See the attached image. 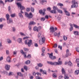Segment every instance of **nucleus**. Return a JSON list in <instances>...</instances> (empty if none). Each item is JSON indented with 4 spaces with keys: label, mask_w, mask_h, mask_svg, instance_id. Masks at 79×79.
<instances>
[{
    "label": "nucleus",
    "mask_w": 79,
    "mask_h": 79,
    "mask_svg": "<svg viewBox=\"0 0 79 79\" xmlns=\"http://www.w3.org/2000/svg\"><path fill=\"white\" fill-rule=\"evenodd\" d=\"M17 5L19 8L20 7L21 10V12L22 13H23V12L22 10H25V7L21 5V3L20 2H18L17 3Z\"/></svg>",
    "instance_id": "obj_1"
},
{
    "label": "nucleus",
    "mask_w": 79,
    "mask_h": 79,
    "mask_svg": "<svg viewBox=\"0 0 79 79\" xmlns=\"http://www.w3.org/2000/svg\"><path fill=\"white\" fill-rule=\"evenodd\" d=\"M45 41V38L43 36H42L40 37V39L39 41V43L40 45L43 44Z\"/></svg>",
    "instance_id": "obj_2"
},
{
    "label": "nucleus",
    "mask_w": 79,
    "mask_h": 79,
    "mask_svg": "<svg viewBox=\"0 0 79 79\" xmlns=\"http://www.w3.org/2000/svg\"><path fill=\"white\" fill-rule=\"evenodd\" d=\"M6 17L7 18V22L8 24H10L11 23L13 22V20L11 19H9L10 15L8 14H7L6 15Z\"/></svg>",
    "instance_id": "obj_3"
},
{
    "label": "nucleus",
    "mask_w": 79,
    "mask_h": 79,
    "mask_svg": "<svg viewBox=\"0 0 79 79\" xmlns=\"http://www.w3.org/2000/svg\"><path fill=\"white\" fill-rule=\"evenodd\" d=\"M25 16L27 17L28 18H32L33 17V15L31 12H30L29 14H28L27 12H25Z\"/></svg>",
    "instance_id": "obj_4"
},
{
    "label": "nucleus",
    "mask_w": 79,
    "mask_h": 79,
    "mask_svg": "<svg viewBox=\"0 0 79 79\" xmlns=\"http://www.w3.org/2000/svg\"><path fill=\"white\" fill-rule=\"evenodd\" d=\"M74 2L73 5H72L71 6V8H77L78 6V4L75 1H73L72 2Z\"/></svg>",
    "instance_id": "obj_5"
},
{
    "label": "nucleus",
    "mask_w": 79,
    "mask_h": 79,
    "mask_svg": "<svg viewBox=\"0 0 79 79\" xmlns=\"http://www.w3.org/2000/svg\"><path fill=\"white\" fill-rule=\"evenodd\" d=\"M42 29V27L40 26L38 27H35L33 28V30L35 31H37V32H39L40 31V29Z\"/></svg>",
    "instance_id": "obj_6"
},
{
    "label": "nucleus",
    "mask_w": 79,
    "mask_h": 79,
    "mask_svg": "<svg viewBox=\"0 0 79 79\" xmlns=\"http://www.w3.org/2000/svg\"><path fill=\"white\" fill-rule=\"evenodd\" d=\"M49 57L51 59H52V60H55V59H56V57L53 56L52 53H51L49 54Z\"/></svg>",
    "instance_id": "obj_7"
},
{
    "label": "nucleus",
    "mask_w": 79,
    "mask_h": 79,
    "mask_svg": "<svg viewBox=\"0 0 79 79\" xmlns=\"http://www.w3.org/2000/svg\"><path fill=\"white\" fill-rule=\"evenodd\" d=\"M64 10V12L66 14V15L67 16H70V15L69 14V13L68 12V11H66V10L64 8L63 9Z\"/></svg>",
    "instance_id": "obj_8"
},
{
    "label": "nucleus",
    "mask_w": 79,
    "mask_h": 79,
    "mask_svg": "<svg viewBox=\"0 0 79 79\" xmlns=\"http://www.w3.org/2000/svg\"><path fill=\"white\" fill-rule=\"evenodd\" d=\"M32 41L31 40H29V42L27 43V45L28 47H30L31 45V44L32 43Z\"/></svg>",
    "instance_id": "obj_9"
},
{
    "label": "nucleus",
    "mask_w": 79,
    "mask_h": 79,
    "mask_svg": "<svg viewBox=\"0 0 79 79\" xmlns=\"http://www.w3.org/2000/svg\"><path fill=\"white\" fill-rule=\"evenodd\" d=\"M5 67L6 70H9V69H10V66L9 65L6 64L5 65Z\"/></svg>",
    "instance_id": "obj_10"
},
{
    "label": "nucleus",
    "mask_w": 79,
    "mask_h": 79,
    "mask_svg": "<svg viewBox=\"0 0 79 79\" xmlns=\"http://www.w3.org/2000/svg\"><path fill=\"white\" fill-rule=\"evenodd\" d=\"M35 24H36V23L33 21L30 22L29 23V25H34Z\"/></svg>",
    "instance_id": "obj_11"
},
{
    "label": "nucleus",
    "mask_w": 79,
    "mask_h": 79,
    "mask_svg": "<svg viewBox=\"0 0 79 79\" xmlns=\"http://www.w3.org/2000/svg\"><path fill=\"white\" fill-rule=\"evenodd\" d=\"M39 12L40 14H42L43 15H44L45 14V12H43L42 10H40Z\"/></svg>",
    "instance_id": "obj_12"
},
{
    "label": "nucleus",
    "mask_w": 79,
    "mask_h": 79,
    "mask_svg": "<svg viewBox=\"0 0 79 79\" xmlns=\"http://www.w3.org/2000/svg\"><path fill=\"white\" fill-rule=\"evenodd\" d=\"M50 32H54V27H50Z\"/></svg>",
    "instance_id": "obj_13"
},
{
    "label": "nucleus",
    "mask_w": 79,
    "mask_h": 79,
    "mask_svg": "<svg viewBox=\"0 0 79 79\" xmlns=\"http://www.w3.org/2000/svg\"><path fill=\"white\" fill-rule=\"evenodd\" d=\"M11 58L10 56H8L7 57L6 60L7 62H9V63H10V60Z\"/></svg>",
    "instance_id": "obj_14"
},
{
    "label": "nucleus",
    "mask_w": 79,
    "mask_h": 79,
    "mask_svg": "<svg viewBox=\"0 0 79 79\" xmlns=\"http://www.w3.org/2000/svg\"><path fill=\"white\" fill-rule=\"evenodd\" d=\"M70 26H71V28H70V31H72V30L73 29V25L70 23Z\"/></svg>",
    "instance_id": "obj_15"
},
{
    "label": "nucleus",
    "mask_w": 79,
    "mask_h": 79,
    "mask_svg": "<svg viewBox=\"0 0 79 79\" xmlns=\"http://www.w3.org/2000/svg\"><path fill=\"white\" fill-rule=\"evenodd\" d=\"M18 42L20 44L22 43V39L21 38H19L17 40Z\"/></svg>",
    "instance_id": "obj_16"
},
{
    "label": "nucleus",
    "mask_w": 79,
    "mask_h": 79,
    "mask_svg": "<svg viewBox=\"0 0 79 79\" xmlns=\"http://www.w3.org/2000/svg\"><path fill=\"white\" fill-rule=\"evenodd\" d=\"M74 34L76 35H79V32H78L77 31H74Z\"/></svg>",
    "instance_id": "obj_17"
},
{
    "label": "nucleus",
    "mask_w": 79,
    "mask_h": 79,
    "mask_svg": "<svg viewBox=\"0 0 79 79\" xmlns=\"http://www.w3.org/2000/svg\"><path fill=\"white\" fill-rule=\"evenodd\" d=\"M62 74H65L66 73V72H65V70L63 68H62Z\"/></svg>",
    "instance_id": "obj_18"
},
{
    "label": "nucleus",
    "mask_w": 79,
    "mask_h": 79,
    "mask_svg": "<svg viewBox=\"0 0 79 79\" xmlns=\"http://www.w3.org/2000/svg\"><path fill=\"white\" fill-rule=\"evenodd\" d=\"M79 73V70H76L75 72V74L76 75H77Z\"/></svg>",
    "instance_id": "obj_19"
},
{
    "label": "nucleus",
    "mask_w": 79,
    "mask_h": 79,
    "mask_svg": "<svg viewBox=\"0 0 79 79\" xmlns=\"http://www.w3.org/2000/svg\"><path fill=\"white\" fill-rule=\"evenodd\" d=\"M68 65L70 66H73V64L71 63V61H69V62L68 63Z\"/></svg>",
    "instance_id": "obj_20"
},
{
    "label": "nucleus",
    "mask_w": 79,
    "mask_h": 79,
    "mask_svg": "<svg viewBox=\"0 0 79 79\" xmlns=\"http://www.w3.org/2000/svg\"><path fill=\"white\" fill-rule=\"evenodd\" d=\"M7 42L8 44H11V40L9 39H7Z\"/></svg>",
    "instance_id": "obj_21"
},
{
    "label": "nucleus",
    "mask_w": 79,
    "mask_h": 79,
    "mask_svg": "<svg viewBox=\"0 0 79 79\" xmlns=\"http://www.w3.org/2000/svg\"><path fill=\"white\" fill-rule=\"evenodd\" d=\"M19 34L20 35H21L22 36H26V35L24 34L22 32H20L19 33Z\"/></svg>",
    "instance_id": "obj_22"
},
{
    "label": "nucleus",
    "mask_w": 79,
    "mask_h": 79,
    "mask_svg": "<svg viewBox=\"0 0 79 79\" xmlns=\"http://www.w3.org/2000/svg\"><path fill=\"white\" fill-rule=\"evenodd\" d=\"M13 56H16V54H17V51H15L13 52Z\"/></svg>",
    "instance_id": "obj_23"
},
{
    "label": "nucleus",
    "mask_w": 79,
    "mask_h": 79,
    "mask_svg": "<svg viewBox=\"0 0 79 79\" xmlns=\"http://www.w3.org/2000/svg\"><path fill=\"white\" fill-rule=\"evenodd\" d=\"M48 63V64H51L52 65H54V62H47Z\"/></svg>",
    "instance_id": "obj_24"
},
{
    "label": "nucleus",
    "mask_w": 79,
    "mask_h": 79,
    "mask_svg": "<svg viewBox=\"0 0 79 79\" xmlns=\"http://www.w3.org/2000/svg\"><path fill=\"white\" fill-rule=\"evenodd\" d=\"M73 26L75 28H76L77 29H79V26H77V25L74 24Z\"/></svg>",
    "instance_id": "obj_25"
},
{
    "label": "nucleus",
    "mask_w": 79,
    "mask_h": 79,
    "mask_svg": "<svg viewBox=\"0 0 79 79\" xmlns=\"http://www.w3.org/2000/svg\"><path fill=\"white\" fill-rule=\"evenodd\" d=\"M17 74H18V75H19V76H21V77H22L23 76L22 73H21L20 72L18 73Z\"/></svg>",
    "instance_id": "obj_26"
},
{
    "label": "nucleus",
    "mask_w": 79,
    "mask_h": 79,
    "mask_svg": "<svg viewBox=\"0 0 79 79\" xmlns=\"http://www.w3.org/2000/svg\"><path fill=\"white\" fill-rule=\"evenodd\" d=\"M58 63L59 65H61V64H62V63H63L62 61L60 60H58Z\"/></svg>",
    "instance_id": "obj_27"
},
{
    "label": "nucleus",
    "mask_w": 79,
    "mask_h": 79,
    "mask_svg": "<svg viewBox=\"0 0 79 79\" xmlns=\"http://www.w3.org/2000/svg\"><path fill=\"white\" fill-rule=\"evenodd\" d=\"M31 62L29 60H27L26 62H25V64H30Z\"/></svg>",
    "instance_id": "obj_28"
},
{
    "label": "nucleus",
    "mask_w": 79,
    "mask_h": 79,
    "mask_svg": "<svg viewBox=\"0 0 79 79\" xmlns=\"http://www.w3.org/2000/svg\"><path fill=\"white\" fill-rule=\"evenodd\" d=\"M15 16L16 14H12L10 15V16H11V17L12 18H14V17H15Z\"/></svg>",
    "instance_id": "obj_29"
},
{
    "label": "nucleus",
    "mask_w": 79,
    "mask_h": 79,
    "mask_svg": "<svg viewBox=\"0 0 79 79\" xmlns=\"http://www.w3.org/2000/svg\"><path fill=\"white\" fill-rule=\"evenodd\" d=\"M19 16L20 18H23V15L20 13H19Z\"/></svg>",
    "instance_id": "obj_30"
},
{
    "label": "nucleus",
    "mask_w": 79,
    "mask_h": 79,
    "mask_svg": "<svg viewBox=\"0 0 79 79\" xmlns=\"http://www.w3.org/2000/svg\"><path fill=\"white\" fill-rule=\"evenodd\" d=\"M63 38L64 40H66L68 39L67 36H66L65 35H64Z\"/></svg>",
    "instance_id": "obj_31"
},
{
    "label": "nucleus",
    "mask_w": 79,
    "mask_h": 79,
    "mask_svg": "<svg viewBox=\"0 0 79 79\" xmlns=\"http://www.w3.org/2000/svg\"><path fill=\"white\" fill-rule=\"evenodd\" d=\"M47 0H42L40 1L41 3H45V2H47Z\"/></svg>",
    "instance_id": "obj_32"
},
{
    "label": "nucleus",
    "mask_w": 79,
    "mask_h": 79,
    "mask_svg": "<svg viewBox=\"0 0 79 79\" xmlns=\"http://www.w3.org/2000/svg\"><path fill=\"white\" fill-rule=\"evenodd\" d=\"M27 58H29V59H30V58H31V54H28L27 56Z\"/></svg>",
    "instance_id": "obj_33"
},
{
    "label": "nucleus",
    "mask_w": 79,
    "mask_h": 79,
    "mask_svg": "<svg viewBox=\"0 0 79 79\" xmlns=\"http://www.w3.org/2000/svg\"><path fill=\"white\" fill-rule=\"evenodd\" d=\"M38 66L39 67H42V66H43V64L41 63H39L38 64Z\"/></svg>",
    "instance_id": "obj_34"
},
{
    "label": "nucleus",
    "mask_w": 79,
    "mask_h": 79,
    "mask_svg": "<svg viewBox=\"0 0 79 79\" xmlns=\"http://www.w3.org/2000/svg\"><path fill=\"white\" fill-rule=\"evenodd\" d=\"M36 79H42V78L41 77H39V76H36L35 77Z\"/></svg>",
    "instance_id": "obj_35"
},
{
    "label": "nucleus",
    "mask_w": 79,
    "mask_h": 79,
    "mask_svg": "<svg viewBox=\"0 0 79 79\" xmlns=\"http://www.w3.org/2000/svg\"><path fill=\"white\" fill-rule=\"evenodd\" d=\"M51 13H56V11L55 10H52L50 11Z\"/></svg>",
    "instance_id": "obj_36"
},
{
    "label": "nucleus",
    "mask_w": 79,
    "mask_h": 79,
    "mask_svg": "<svg viewBox=\"0 0 79 79\" xmlns=\"http://www.w3.org/2000/svg\"><path fill=\"white\" fill-rule=\"evenodd\" d=\"M31 12H34V8L32 7H31Z\"/></svg>",
    "instance_id": "obj_37"
},
{
    "label": "nucleus",
    "mask_w": 79,
    "mask_h": 79,
    "mask_svg": "<svg viewBox=\"0 0 79 79\" xmlns=\"http://www.w3.org/2000/svg\"><path fill=\"white\" fill-rule=\"evenodd\" d=\"M13 0H5V2L6 3V2H8H8H13Z\"/></svg>",
    "instance_id": "obj_38"
},
{
    "label": "nucleus",
    "mask_w": 79,
    "mask_h": 79,
    "mask_svg": "<svg viewBox=\"0 0 79 79\" xmlns=\"http://www.w3.org/2000/svg\"><path fill=\"white\" fill-rule=\"evenodd\" d=\"M69 77L68 76H66V75H64V79H69Z\"/></svg>",
    "instance_id": "obj_39"
},
{
    "label": "nucleus",
    "mask_w": 79,
    "mask_h": 79,
    "mask_svg": "<svg viewBox=\"0 0 79 79\" xmlns=\"http://www.w3.org/2000/svg\"><path fill=\"white\" fill-rule=\"evenodd\" d=\"M24 58H26L27 57V56H26V53H23V54Z\"/></svg>",
    "instance_id": "obj_40"
},
{
    "label": "nucleus",
    "mask_w": 79,
    "mask_h": 79,
    "mask_svg": "<svg viewBox=\"0 0 79 79\" xmlns=\"http://www.w3.org/2000/svg\"><path fill=\"white\" fill-rule=\"evenodd\" d=\"M52 76L53 77H56L57 76L56 75V74L54 73L53 74Z\"/></svg>",
    "instance_id": "obj_41"
},
{
    "label": "nucleus",
    "mask_w": 79,
    "mask_h": 79,
    "mask_svg": "<svg viewBox=\"0 0 79 79\" xmlns=\"http://www.w3.org/2000/svg\"><path fill=\"white\" fill-rule=\"evenodd\" d=\"M57 11L59 12V13H63V12L62 11V10H60L59 9L57 10Z\"/></svg>",
    "instance_id": "obj_42"
},
{
    "label": "nucleus",
    "mask_w": 79,
    "mask_h": 79,
    "mask_svg": "<svg viewBox=\"0 0 79 79\" xmlns=\"http://www.w3.org/2000/svg\"><path fill=\"white\" fill-rule=\"evenodd\" d=\"M54 65H59L58 62H54Z\"/></svg>",
    "instance_id": "obj_43"
},
{
    "label": "nucleus",
    "mask_w": 79,
    "mask_h": 79,
    "mask_svg": "<svg viewBox=\"0 0 79 79\" xmlns=\"http://www.w3.org/2000/svg\"><path fill=\"white\" fill-rule=\"evenodd\" d=\"M53 10H58V9L57 7H56V6H54L53 7Z\"/></svg>",
    "instance_id": "obj_44"
},
{
    "label": "nucleus",
    "mask_w": 79,
    "mask_h": 79,
    "mask_svg": "<svg viewBox=\"0 0 79 79\" xmlns=\"http://www.w3.org/2000/svg\"><path fill=\"white\" fill-rule=\"evenodd\" d=\"M45 48L44 47H43L42 48V50L43 53H44V51H45Z\"/></svg>",
    "instance_id": "obj_45"
},
{
    "label": "nucleus",
    "mask_w": 79,
    "mask_h": 79,
    "mask_svg": "<svg viewBox=\"0 0 79 79\" xmlns=\"http://www.w3.org/2000/svg\"><path fill=\"white\" fill-rule=\"evenodd\" d=\"M26 10L27 11H29L31 10V8H27Z\"/></svg>",
    "instance_id": "obj_46"
},
{
    "label": "nucleus",
    "mask_w": 79,
    "mask_h": 79,
    "mask_svg": "<svg viewBox=\"0 0 79 79\" xmlns=\"http://www.w3.org/2000/svg\"><path fill=\"white\" fill-rule=\"evenodd\" d=\"M57 5H58L59 6H63V4L61 3H59L57 4Z\"/></svg>",
    "instance_id": "obj_47"
},
{
    "label": "nucleus",
    "mask_w": 79,
    "mask_h": 79,
    "mask_svg": "<svg viewBox=\"0 0 79 79\" xmlns=\"http://www.w3.org/2000/svg\"><path fill=\"white\" fill-rule=\"evenodd\" d=\"M53 47L54 48H56L57 47V44H54V45H53Z\"/></svg>",
    "instance_id": "obj_48"
},
{
    "label": "nucleus",
    "mask_w": 79,
    "mask_h": 79,
    "mask_svg": "<svg viewBox=\"0 0 79 79\" xmlns=\"http://www.w3.org/2000/svg\"><path fill=\"white\" fill-rule=\"evenodd\" d=\"M3 20H5V19L2 18L0 19V22H2Z\"/></svg>",
    "instance_id": "obj_49"
},
{
    "label": "nucleus",
    "mask_w": 79,
    "mask_h": 79,
    "mask_svg": "<svg viewBox=\"0 0 79 79\" xmlns=\"http://www.w3.org/2000/svg\"><path fill=\"white\" fill-rule=\"evenodd\" d=\"M43 74H47V71H43Z\"/></svg>",
    "instance_id": "obj_50"
},
{
    "label": "nucleus",
    "mask_w": 79,
    "mask_h": 79,
    "mask_svg": "<svg viewBox=\"0 0 79 79\" xmlns=\"http://www.w3.org/2000/svg\"><path fill=\"white\" fill-rule=\"evenodd\" d=\"M76 15V13L74 12H72L71 13V15L73 16V15Z\"/></svg>",
    "instance_id": "obj_51"
},
{
    "label": "nucleus",
    "mask_w": 79,
    "mask_h": 79,
    "mask_svg": "<svg viewBox=\"0 0 79 79\" xmlns=\"http://www.w3.org/2000/svg\"><path fill=\"white\" fill-rule=\"evenodd\" d=\"M36 74H37L38 76H41V74L40 73H39L38 72H37L36 73Z\"/></svg>",
    "instance_id": "obj_52"
},
{
    "label": "nucleus",
    "mask_w": 79,
    "mask_h": 79,
    "mask_svg": "<svg viewBox=\"0 0 79 79\" xmlns=\"http://www.w3.org/2000/svg\"><path fill=\"white\" fill-rule=\"evenodd\" d=\"M24 69L26 71H27V67L26 66H25L24 67Z\"/></svg>",
    "instance_id": "obj_53"
},
{
    "label": "nucleus",
    "mask_w": 79,
    "mask_h": 79,
    "mask_svg": "<svg viewBox=\"0 0 79 79\" xmlns=\"http://www.w3.org/2000/svg\"><path fill=\"white\" fill-rule=\"evenodd\" d=\"M28 38H29V37H25L23 38V39H28Z\"/></svg>",
    "instance_id": "obj_54"
},
{
    "label": "nucleus",
    "mask_w": 79,
    "mask_h": 79,
    "mask_svg": "<svg viewBox=\"0 0 79 79\" xmlns=\"http://www.w3.org/2000/svg\"><path fill=\"white\" fill-rule=\"evenodd\" d=\"M76 63H77L79 64V59H77L76 60Z\"/></svg>",
    "instance_id": "obj_55"
},
{
    "label": "nucleus",
    "mask_w": 79,
    "mask_h": 79,
    "mask_svg": "<svg viewBox=\"0 0 79 79\" xmlns=\"http://www.w3.org/2000/svg\"><path fill=\"white\" fill-rule=\"evenodd\" d=\"M76 50L77 51V52H79V48H76Z\"/></svg>",
    "instance_id": "obj_56"
},
{
    "label": "nucleus",
    "mask_w": 79,
    "mask_h": 79,
    "mask_svg": "<svg viewBox=\"0 0 79 79\" xmlns=\"http://www.w3.org/2000/svg\"><path fill=\"white\" fill-rule=\"evenodd\" d=\"M0 3H2V4H3V5H4V3H3V2L2 0H0Z\"/></svg>",
    "instance_id": "obj_57"
},
{
    "label": "nucleus",
    "mask_w": 79,
    "mask_h": 79,
    "mask_svg": "<svg viewBox=\"0 0 79 79\" xmlns=\"http://www.w3.org/2000/svg\"><path fill=\"white\" fill-rule=\"evenodd\" d=\"M47 10L48 11H50L51 10V8L50 7H48L47 8Z\"/></svg>",
    "instance_id": "obj_58"
},
{
    "label": "nucleus",
    "mask_w": 79,
    "mask_h": 79,
    "mask_svg": "<svg viewBox=\"0 0 79 79\" xmlns=\"http://www.w3.org/2000/svg\"><path fill=\"white\" fill-rule=\"evenodd\" d=\"M41 21H44L45 19V18H41Z\"/></svg>",
    "instance_id": "obj_59"
},
{
    "label": "nucleus",
    "mask_w": 79,
    "mask_h": 79,
    "mask_svg": "<svg viewBox=\"0 0 79 79\" xmlns=\"http://www.w3.org/2000/svg\"><path fill=\"white\" fill-rule=\"evenodd\" d=\"M59 78L60 79H61L62 78H63V76H60L59 77Z\"/></svg>",
    "instance_id": "obj_60"
},
{
    "label": "nucleus",
    "mask_w": 79,
    "mask_h": 79,
    "mask_svg": "<svg viewBox=\"0 0 79 79\" xmlns=\"http://www.w3.org/2000/svg\"><path fill=\"white\" fill-rule=\"evenodd\" d=\"M3 27V25L2 24H1L0 25V29H2V27Z\"/></svg>",
    "instance_id": "obj_61"
},
{
    "label": "nucleus",
    "mask_w": 79,
    "mask_h": 79,
    "mask_svg": "<svg viewBox=\"0 0 79 79\" xmlns=\"http://www.w3.org/2000/svg\"><path fill=\"white\" fill-rule=\"evenodd\" d=\"M69 72L70 73H73V70H69Z\"/></svg>",
    "instance_id": "obj_62"
},
{
    "label": "nucleus",
    "mask_w": 79,
    "mask_h": 79,
    "mask_svg": "<svg viewBox=\"0 0 79 79\" xmlns=\"http://www.w3.org/2000/svg\"><path fill=\"white\" fill-rule=\"evenodd\" d=\"M63 45L64 47H65V46H66V43L65 42L63 43Z\"/></svg>",
    "instance_id": "obj_63"
},
{
    "label": "nucleus",
    "mask_w": 79,
    "mask_h": 79,
    "mask_svg": "<svg viewBox=\"0 0 79 79\" xmlns=\"http://www.w3.org/2000/svg\"><path fill=\"white\" fill-rule=\"evenodd\" d=\"M13 74V72H10L9 73V76H11V75H12Z\"/></svg>",
    "instance_id": "obj_64"
}]
</instances>
